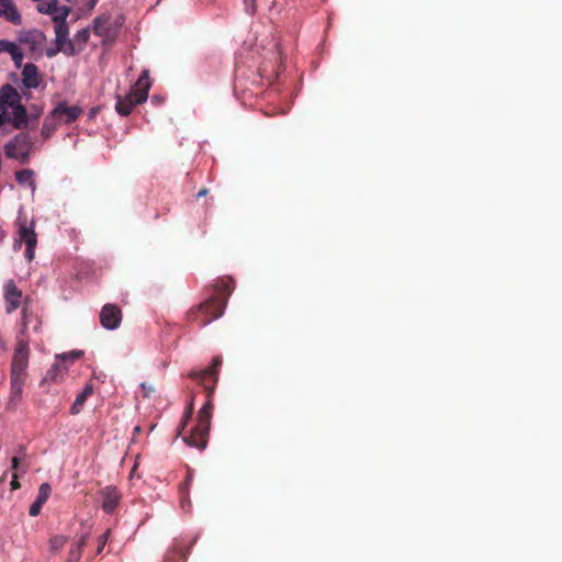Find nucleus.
Listing matches in <instances>:
<instances>
[{
  "label": "nucleus",
  "instance_id": "nucleus-33",
  "mask_svg": "<svg viewBox=\"0 0 562 562\" xmlns=\"http://www.w3.org/2000/svg\"><path fill=\"white\" fill-rule=\"evenodd\" d=\"M18 477H19L18 472H14L13 475H12V481H11L12 488H18L19 487Z\"/></svg>",
  "mask_w": 562,
  "mask_h": 562
},
{
  "label": "nucleus",
  "instance_id": "nucleus-10",
  "mask_svg": "<svg viewBox=\"0 0 562 562\" xmlns=\"http://www.w3.org/2000/svg\"><path fill=\"white\" fill-rule=\"evenodd\" d=\"M121 23H111L108 15H101L93 22V32L95 35L100 36L103 42H111L117 35Z\"/></svg>",
  "mask_w": 562,
  "mask_h": 562
},
{
  "label": "nucleus",
  "instance_id": "nucleus-19",
  "mask_svg": "<svg viewBox=\"0 0 562 562\" xmlns=\"http://www.w3.org/2000/svg\"><path fill=\"white\" fill-rule=\"evenodd\" d=\"M221 364L220 358L214 359L213 367L206 368L203 370H194L190 373V376L196 380H200L204 385H206V381L210 379L214 383L216 382V371L215 368Z\"/></svg>",
  "mask_w": 562,
  "mask_h": 562
},
{
  "label": "nucleus",
  "instance_id": "nucleus-2",
  "mask_svg": "<svg viewBox=\"0 0 562 562\" xmlns=\"http://www.w3.org/2000/svg\"><path fill=\"white\" fill-rule=\"evenodd\" d=\"M29 116L25 108L21 103V95L10 85L0 89V127L10 124L20 130L27 125Z\"/></svg>",
  "mask_w": 562,
  "mask_h": 562
},
{
  "label": "nucleus",
  "instance_id": "nucleus-24",
  "mask_svg": "<svg viewBox=\"0 0 562 562\" xmlns=\"http://www.w3.org/2000/svg\"><path fill=\"white\" fill-rule=\"evenodd\" d=\"M61 124L58 122V119H53V112L47 116L44 121L43 127H42V134L45 137H49L55 130L57 128V125Z\"/></svg>",
  "mask_w": 562,
  "mask_h": 562
},
{
  "label": "nucleus",
  "instance_id": "nucleus-22",
  "mask_svg": "<svg viewBox=\"0 0 562 562\" xmlns=\"http://www.w3.org/2000/svg\"><path fill=\"white\" fill-rule=\"evenodd\" d=\"M16 181L20 184L27 186L32 192L35 191L34 172L31 169H24L15 173Z\"/></svg>",
  "mask_w": 562,
  "mask_h": 562
},
{
  "label": "nucleus",
  "instance_id": "nucleus-37",
  "mask_svg": "<svg viewBox=\"0 0 562 562\" xmlns=\"http://www.w3.org/2000/svg\"><path fill=\"white\" fill-rule=\"evenodd\" d=\"M134 432H135V434H139V432H140V427H139V426H136V427L134 428Z\"/></svg>",
  "mask_w": 562,
  "mask_h": 562
},
{
  "label": "nucleus",
  "instance_id": "nucleus-23",
  "mask_svg": "<svg viewBox=\"0 0 562 562\" xmlns=\"http://www.w3.org/2000/svg\"><path fill=\"white\" fill-rule=\"evenodd\" d=\"M90 37V29H82L78 31L72 38V43L76 47V53L82 50Z\"/></svg>",
  "mask_w": 562,
  "mask_h": 562
},
{
  "label": "nucleus",
  "instance_id": "nucleus-21",
  "mask_svg": "<svg viewBox=\"0 0 562 562\" xmlns=\"http://www.w3.org/2000/svg\"><path fill=\"white\" fill-rule=\"evenodd\" d=\"M92 394V386L91 385H86L83 391L77 395L71 408H70V413L72 415H77L80 413L86 400L88 398V396H90Z\"/></svg>",
  "mask_w": 562,
  "mask_h": 562
},
{
  "label": "nucleus",
  "instance_id": "nucleus-18",
  "mask_svg": "<svg viewBox=\"0 0 562 562\" xmlns=\"http://www.w3.org/2000/svg\"><path fill=\"white\" fill-rule=\"evenodd\" d=\"M22 82L27 88H37L40 85V75L37 67L33 64H26L22 71Z\"/></svg>",
  "mask_w": 562,
  "mask_h": 562
},
{
  "label": "nucleus",
  "instance_id": "nucleus-16",
  "mask_svg": "<svg viewBox=\"0 0 562 562\" xmlns=\"http://www.w3.org/2000/svg\"><path fill=\"white\" fill-rule=\"evenodd\" d=\"M0 16L14 25H20L22 22L21 14L12 0H0Z\"/></svg>",
  "mask_w": 562,
  "mask_h": 562
},
{
  "label": "nucleus",
  "instance_id": "nucleus-35",
  "mask_svg": "<svg viewBox=\"0 0 562 562\" xmlns=\"http://www.w3.org/2000/svg\"><path fill=\"white\" fill-rule=\"evenodd\" d=\"M18 465H19V458L14 457V458L12 459V468H13L14 470H18Z\"/></svg>",
  "mask_w": 562,
  "mask_h": 562
},
{
  "label": "nucleus",
  "instance_id": "nucleus-14",
  "mask_svg": "<svg viewBox=\"0 0 562 562\" xmlns=\"http://www.w3.org/2000/svg\"><path fill=\"white\" fill-rule=\"evenodd\" d=\"M4 299L8 313H12L20 306L22 292L18 290L13 281H8L4 284Z\"/></svg>",
  "mask_w": 562,
  "mask_h": 562
},
{
  "label": "nucleus",
  "instance_id": "nucleus-5",
  "mask_svg": "<svg viewBox=\"0 0 562 562\" xmlns=\"http://www.w3.org/2000/svg\"><path fill=\"white\" fill-rule=\"evenodd\" d=\"M211 403L207 402L200 409L198 415V425L192 431V434L188 437H184L183 440L191 447H195L200 450H203L207 443V435L211 424Z\"/></svg>",
  "mask_w": 562,
  "mask_h": 562
},
{
  "label": "nucleus",
  "instance_id": "nucleus-27",
  "mask_svg": "<svg viewBox=\"0 0 562 562\" xmlns=\"http://www.w3.org/2000/svg\"><path fill=\"white\" fill-rule=\"evenodd\" d=\"M65 544H66V538H64L61 536L54 537L49 541L50 551L54 553L59 552L64 548Z\"/></svg>",
  "mask_w": 562,
  "mask_h": 562
},
{
  "label": "nucleus",
  "instance_id": "nucleus-26",
  "mask_svg": "<svg viewBox=\"0 0 562 562\" xmlns=\"http://www.w3.org/2000/svg\"><path fill=\"white\" fill-rule=\"evenodd\" d=\"M83 355L80 350H72L69 352L56 355V360L63 362L64 364L74 362L75 360L79 359Z\"/></svg>",
  "mask_w": 562,
  "mask_h": 562
},
{
  "label": "nucleus",
  "instance_id": "nucleus-11",
  "mask_svg": "<svg viewBox=\"0 0 562 562\" xmlns=\"http://www.w3.org/2000/svg\"><path fill=\"white\" fill-rule=\"evenodd\" d=\"M121 318V311L115 305L106 304L103 306L100 322L104 328L110 330L116 329L120 326Z\"/></svg>",
  "mask_w": 562,
  "mask_h": 562
},
{
  "label": "nucleus",
  "instance_id": "nucleus-15",
  "mask_svg": "<svg viewBox=\"0 0 562 562\" xmlns=\"http://www.w3.org/2000/svg\"><path fill=\"white\" fill-rule=\"evenodd\" d=\"M100 495L102 498L101 499L102 509L108 514L113 513L115 510V508L117 507L120 498H121V495L119 494V492L114 487L108 486L100 492Z\"/></svg>",
  "mask_w": 562,
  "mask_h": 562
},
{
  "label": "nucleus",
  "instance_id": "nucleus-28",
  "mask_svg": "<svg viewBox=\"0 0 562 562\" xmlns=\"http://www.w3.org/2000/svg\"><path fill=\"white\" fill-rule=\"evenodd\" d=\"M109 535H110V530H108L106 532H104L100 537V543H99V547H98V550H97L98 553H100L103 550V548H104V546H105V543H106V541L109 539Z\"/></svg>",
  "mask_w": 562,
  "mask_h": 562
},
{
  "label": "nucleus",
  "instance_id": "nucleus-8",
  "mask_svg": "<svg viewBox=\"0 0 562 562\" xmlns=\"http://www.w3.org/2000/svg\"><path fill=\"white\" fill-rule=\"evenodd\" d=\"M224 306L225 302L218 297L202 303L198 310V317H201L200 324L205 326L218 318L223 314Z\"/></svg>",
  "mask_w": 562,
  "mask_h": 562
},
{
  "label": "nucleus",
  "instance_id": "nucleus-1",
  "mask_svg": "<svg viewBox=\"0 0 562 562\" xmlns=\"http://www.w3.org/2000/svg\"><path fill=\"white\" fill-rule=\"evenodd\" d=\"M30 348L27 339H19L13 351L10 366V397L8 408L14 409L18 405L27 378Z\"/></svg>",
  "mask_w": 562,
  "mask_h": 562
},
{
  "label": "nucleus",
  "instance_id": "nucleus-31",
  "mask_svg": "<svg viewBox=\"0 0 562 562\" xmlns=\"http://www.w3.org/2000/svg\"><path fill=\"white\" fill-rule=\"evenodd\" d=\"M10 46H11V47H8V48H7V52H5V53L10 54V56H11V55H14V53L20 48V47H19L15 43H13V42H10Z\"/></svg>",
  "mask_w": 562,
  "mask_h": 562
},
{
  "label": "nucleus",
  "instance_id": "nucleus-25",
  "mask_svg": "<svg viewBox=\"0 0 562 562\" xmlns=\"http://www.w3.org/2000/svg\"><path fill=\"white\" fill-rule=\"evenodd\" d=\"M87 540V535L80 537L77 544L72 546L69 551V562H77L81 555V548Z\"/></svg>",
  "mask_w": 562,
  "mask_h": 562
},
{
  "label": "nucleus",
  "instance_id": "nucleus-7",
  "mask_svg": "<svg viewBox=\"0 0 562 562\" xmlns=\"http://www.w3.org/2000/svg\"><path fill=\"white\" fill-rule=\"evenodd\" d=\"M55 32V48L46 50L48 57L57 55L59 52L65 55L71 56L76 54V47L72 40L69 38V26L67 23L54 25Z\"/></svg>",
  "mask_w": 562,
  "mask_h": 562
},
{
  "label": "nucleus",
  "instance_id": "nucleus-3",
  "mask_svg": "<svg viewBox=\"0 0 562 562\" xmlns=\"http://www.w3.org/2000/svg\"><path fill=\"white\" fill-rule=\"evenodd\" d=\"M149 89L150 80L148 72L144 71L128 94H126L124 98L120 95L116 97V112L120 115H128L135 105L140 104L147 100Z\"/></svg>",
  "mask_w": 562,
  "mask_h": 562
},
{
  "label": "nucleus",
  "instance_id": "nucleus-17",
  "mask_svg": "<svg viewBox=\"0 0 562 562\" xmlns=\"http://www.w3.org/2000/svg\"><path fill=\"white\" fill-rule=\"evenodd\" d=\"M67 372H68V366L64 364L63 362L57 361L55 359V363L46 372L45 376L42 380V383H46V382L59 383L64 380Z\"/></svg>",
  "mask_w": 562,
  "mask_h": 562
},
{
  "label": "nucleus",
  "instance_id": "nucleus-20",
  "mask_svg": "<svg viewBox=\"0 0 562 562\" xmlns=\"http://www.w3.org/2000/svg\"><path fill=\"white\" fill-rule=\"evenodd\" d=\"M50 494V486L48 483H43L40 486L36 501L30 507V515L37 516L42 509L43 504L46 503Z\"/></svg>",
  "mask_w": 562,
  "mask_h": 562
},
{
  "label": "nucleus",
  "instance_id": "nucleus-29",
  "mask_svg": "<svg viewBox=\"0 0 562 562\" xmlns=\"http://www.w3.org/2000/svg\"><path fill=\"white\" fill-rule=\"evenodd\" d=\"M11 57L16 66H21L24 56L20 48Z\"/></svg>",
  "mask_w": 562,
  "mask_h": 562
},
{
  "label": "nucleus",
  "instance_id": "nucleus-9",
  "mask_svg": "<svg viewBox=\"0 0 562 562\" xmlns=\"http://www.w3.org/2000/svg\"><path fill=\"white\" fill-rule=\"evenodd\" d=\"M38 12L49 15L54 25L65 24L70 13V9L59 4L57 0H48L37 5Z\"/></svg>",
  "mask_w": 562,
  "mask_h": 562
},
{
  "label": "nucleus",
  "instance_id": "nucleus-6",
  "mask_svg": "<svg viewBox=\"0 0 562 562\" xmlns=\"http://www.w3.org/2000/svg\"><path fill=\"white\" fill-rule=\"evenodd\" d=\"M33 143L27 134H20L4 146L8 158L18 159L21 162L29 160Z\"/></svg>",
  "mask_w": 562,
  "mask_h": 562
},
{
  "label": "nucleus",
  "instance_id": "nucleus-4",
  "mask_svg": "<svg viewBox=\"0 0 562 562\" xmlns=\"http://www.w3.org/2000/svg\"><path fill=\"white\" fill-rule=\"evenodd\" d=\"M25 245V258L32 261L35 257V248L37 246V235L35 233V223L32 221L30 225L25 218L21 216L18 218V232L14 237L13 248L18 250L22 245Z\"/></svg>",
  "mask_w": 562,
  "mask_h": 562
},
{
  "label": "nucleus",
  "instance_id": "nucleus-30",
  "mask_svg": "<svg viewBox=\"0 0 562 562\" xmlns=\"http://www.w3.org/2000/svg\"><path fill=\"white\" fill-rule=\"evenodd\" d=\"M255 2H256V0H244L245 8L248 13L255 12V9H256Z\"/></svg>",
  "mask_w": 562,
  "mask_h": 562
},
{
  "label": "nucleus",
  "instance_id": "nucleus-12",
  "mask_svg": "<svg viewBox=\"0 0 562 562\" xmlns=\"http://www.w3.org/2000/svg\"><path fill=\"white\" fill-rule=\"evenodd\" d=\"M41 327V321L37 317V315L29 312L27 310H23V316H22V324L21 329L18 334V340L19 339H27L29 340V334L30 331L36 333Z\"/></svg>",
  "mask_w": 562,
  "mask_h": 562
},
{
  "label": "nucleus",
  "instance_id": "nucleus-34",
  "mask_svg": "<svg viewBox=\"0 0 562 562\" xmlns=\"http://www.w3.org/2000/svg\"><path fill=\"white\" fill-rule=\"evenodd\" d=\"M98 0H89L88 1V9L92 10L94 5L97 4Z\"/></svg>",
  "mask_w": 562,
  "mask_h": 562
},
{
  "label": "nucleus",
  "instance_id": "nucleus-13",
  "mask_svg": "<svg viewBox=\"0 0 562 562\" xmlns=\"http://www.w3.org/2000/svg\"><path fill=\"white\" fill-rule=\"evenodd\" d=\"M81 113V109L77 105L68 106L66 103H59L53 110V119H58V122L69 124L74 122Z\"/></svg>",
  "mask_w": 562,
  "mask_h": 562
},
{
  "label": "nucleus",
  "instance_id": "nucleus-36",
  "mask_svg": "<svg viewBox=\"0 0 562 562\" xmlns=\"http://www.w3.org/2000/svg\"><path fill=\"white\" fill-rule=\"evenodd\" d=\"M206 193H207V190H206V189H202V190L198 193V196H199V198H200V196H204V195H206Z\"/></svg>",
  "mask_w": 562,
  "mask_h": 562
},
{
  "label": "nucleus",
  "instance_id": "nucleus-32",
  "mask_svg": "<svg viewBox=\"0 0 562 562\" xmlns=\"http://www.w3.org/2000/svg\"><path fill=\"white\" fill-rule=\"evenodd\" d=\"M8 47H11V46H10V42H9V41L1 40V41H0V54H1V53H5Z\"/></svg>",
  "mask_w": 562,
  "mask_h": 562
}]
</instances>
